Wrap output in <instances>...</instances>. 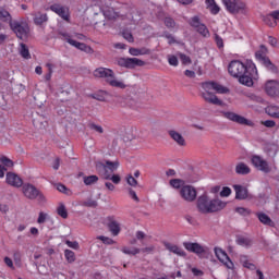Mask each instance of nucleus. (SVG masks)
I'll return each instance as SVG.
<instances>
[{"label":"nucleus","mask_w":279,"mask_h":279,"mask_svg":"<svg viewBox=\"0 0 279 279\" xmlns=\"http://www.w3.org/2000/svg\"><path fill=\"white\" fill-rule=\"evenodd\" d=\"M228 72L231 77L239 80V83L243 86H254V80H258V70L254 63L246 65L239 60H233L228 65Z\"/></svg>","instance_id":"1"},{"label":"nucleus","mask_w":279,"mask_h":279,"mask_svg":"<svg viewBox=\"0 0 279 279\" xmlns=\"http://www.w3.org/2000/svg\"><path fill=\"white\" fill-rule=\"evenodd\" d=\"M228 206V203L219 199L208 197V194L204 193L203 195L198 196L196 201V208L198 213L202 215H210L213 213H219L223 210Z\"/></svg>","instance_id":"2"},{"label":"nucleus","mask_w":279,"mask_h":279,"mask_svg":"<svg viewBox=\"0 0 279 279\" xmlns=\"http://www.w3.org/2000/svg\"><path fill=\"white\" fill-rule=\"evenodd\" d=\"M202 88L204 92L202 93L203 99L207 101V104H213V106H221L223 102L217 97V95L213 94L210 90H215L218 95H228L230 89L217 82H205L202 83Z\"/></svg>","instance_id":"3"},{"label":"nucleus","mask_w":279,"mask_h":279,"mask_svg":"<svg viewBox=\"0 0 279 279\" xmlns=\"http://www.w3.org/2000/svg\"><path fill=\"white\" fill-rule=\"evenodd\" d=\"M94 77H98L100 80H105L109 86L113 88H128V85L123 83V81H119L117 75H114V71L108 68H98L94 71Z\"/></svg>","instance_id":"4"},{"label":"nucleus","mask_w":279,"mask_h":279,"mask_svg":"<svg viewBox=\"0 0 279 279\" xmlns=\"http://www.w3.org/2000/svg\"><path fill=\"white\" fill-rule=\"evenodd\" d=\"M119 169V161L106 160L105 162L97 161L96 170L104 178V180L110 179V174L114 173Z\"/></svg>","instance_id":"5"},{"label":"nucleus","mask_w":279,"mask_h":279,"mask_svg":"<svg viewBox=\"0 0 279 279\" xmlns=\"http://www.w3.org/2000/svg\"><path fill=\"white\" fill-rule=\"evenodd\" d=\"M10 27L20 40H27L29 38V24L25 21H11Z\"/></svg>","instance_id":"6"},{"label":"nucleus","mask_w":279,"mask_h":279,"mask_svg":"<svg viewBox=\"0 0 279 279\" xmlns=\"http://www.w3.org/2000/svg\"><path fill=\"white\" fill-rule=\"evenodd\" d=\"M222 3L229 14H245L247 4L243 0H222Z\"/></svg>","instance_id":"7"},{"label":"nucleus","mask_w":279,"mask_h":279,"mask_svg":"<svg viewBox=\"0 0 279 279\" xmlns=\"http://www.w3.org/2000/svg\"><path fill=\"white\" fill-rule=\"evenodd\" d=\"M255 58L258 62H262L268 71H271V73H278V68H276L271 60H269V57H267V47L260 46V49L255 52Z\"/></svg>","instance_id":"8"},{"label":"nucleus","mask_w":279,"mask_h":279,"mask_svg":"<svg viewBox=\"0 0 279 279\" xmlns=\"http://www.w3.org/2000/svg\"><path fill=\"white\" fill-rule=\"evenodd\" d=\"M189 23L191 27H193L201 36H203V38H210V31H208L206 24L202 23L199 16L195 15L191 17Z\"/></svg>","instance_id":"9"},{"label":"nucleus","mask_w":279,"mask_h":279,"mask_svg":"<svg viewBox=\"0 0 279 279\" xmlns=\"http://www.w3.org/2000/svg\"><path fill=\"white\" fill-rule=\"evenodd\" d=\"M22 191L25 197L27 199H36V197H39L40 202H44L45 195L40 193V191L34 186L32 183H25L22 186Z\"/></svg>","instance_id":"10"},{"label":"nucleus","mask_w":279,"mask_h":279,"mask_svg":"<svg viewBox=\"0 0 279 279\" xmlns=\"http://www.w3.org/2000/svg\"><path fill=\"white\" fill-rule=\"evenodd\" d=\"M61 36L63 37V40H66L69 45L72 47H75V49H78L80 51H84L85 53H95V50L93 48L84 43H80L77 40H74L71 38V35L68 33H61Z\"/></svg>","instance_id":"11"},{"label":"nucleus","mask_w":279,"mask_h":279,"mask_svg":"<svg viewBox=\"0 0 279 279\" xmlns=\"http://www.w3.org/2000/svg\"><path fill=\"white\" fill-rule=\"evenodd\" d=\"M118 64L124 69H136V66H145V61L138 58H120Z\"/></svg>","instance_id":"12"},{"label":"nucleus","mask_w":279,"mask_h":279,"mask_svg":"<svg viewBox=\"0 0 279 279\" xmlns=\"http://www.w3.org/2000/svg\"><path fill=\"white\" fill-rule=\"evenodd\" d=\"M214 252L216 258H218V260H220V263H222L227 267V269H234V263L232 262V259H230V256H228V253H226L223 248L215 247Z\"/></svg>","instance_id":"13"},{"label":"nucleus","mask_w":279,"mask_h":279,"mask_svg":"<svg viewBox=\"0 0 279 279\" xmlns=\"http://www.w3.org/2000/svg\"><path fill=\"white\" fill-rule=\"evenodd\" d=\"M252 165L257 169L258 171H263V173H269L271 171V168L269 167V163L267 160L263 159V157L258 155H254L251 158Z\"/></svg>","instance_id":"14"},{"label":"nucleus","mask_w":279,"mask_h":279,"mask_svg":"<svg viewBox=\"0 0 279 279\" xmlns=\"http://www.w3.org/2000/svg\"><path fill=\"white\" fill-rule=\"evenodd\" d=\"M180 195L185 202H195L197 199V190L192 185H184L180 190Z\"/></svg>","instance_id":"15"},{"label":"nucleus","mask_w":279,"mask_h":279,"mask_svg":"<svg viewBox=\"0 0 279 279\" xmlns=\"http://www.w3.org/2000/svg\"><path fill=\"white\" fill-rule=\"evenodd\" d=\"M50 10H51V12H54V14H58V16H60V19H62L63 21L69 22L71 19V14L69 13L68 7H64L59 3H54V4L50 5Z\"/></svg>","instance_id":"16"},{"label":"nucleus","mask_w":279,"mask_h":279,"mask_svg":"<svg viewBox=\"0 0 279 279\" xmlns=\"http://www.w3.org/2000/svg\"><path fill=\"white\" fill-rule=\"evenodd\" d=\"M183 247H185L187 252H192V254H196V256H199L201 258L203 254H206V247L202 246L199 243L184 242Z\"/></svg>","instance_id":"17"},{"label":"nucleus","mask_w":279,"mask_h":279,"mask_svg":"<svg viewBox=\"0 0 279 279\" xmlns=\"http://www.w3.org/2000/svg\"><path fill=\"white\" fill-rule=\"evenodd\" d=\"M5 182L9 186H13L14 189H21V186L24 185L23 179L14 172H7Z\"/></svg>","instance_id":"18"},{"label":"nucleus","mask_w":279,"mask_h":279,"mask_svg":"<svg viewBox=\"0 0 279 279\" xmlns=\"http://www.w3.org/2000/svg\"><path fill=\"white\" fill-rule=\"evenodd\" d=\"M265 92L269 97H278L279 95V82L270 80L265 85Z\"/></svg>","instance_id":"19"},{"label":"nucleus","mask_w":279,"mask_h":279,"mask_svg":"<svg viewBox=\"0 0 279 279\" xmlns=\"http://www.w3.org/2000/svg\"><path fill=\"white\" fill-rule=\"evenodd\" d=\"M225 119L229 121H233V123H239L240 125H247L248 121L245 117L239 116L235 112L227 111L223 113Z\"/></svg>","instance_id":"20"},{"label":"nucleus","mask_w":279,"mask_h":279,"mask_svg":"<svg viewBox=\"0 0 279 279\" xmlns=\"http://www.w3.org/2000/svg\"><path fill=\"white\" fill-rule=\"evenodd\" d=\"M255 215L258 221L263 223V226H267L268 228H276V222L271 220V218L267 214L258 211Z\"/></svg>","instance_id":"21"},{"label":"nucleus","mask_w":279,"mask_h":279,"mask_svg":"<svg viewBox=\"0 0 279 279\" xmlns=\"http://www.w3.org/2000/svg\"><path fill=\"white\" fill-rule=\"evenodd\" d=\"M233 189L235 191V199H247L250 192L247 191V187L243 185H233Z\"/></svg>","instance_id":"22"},{"label":"nucleus","mask_w":279,"mask_h":279,"mask_svg":"<svg viewBox=\"0 0 279 279\" xmlns=\"http://www.w3.org/2000/svg\"><path fill=\"white\" fill-rule=\"evenodd\" d=\"M163 245H165L166 250H168V252H171L172 254H175L177 256H186V252H184V250H182L181 247H179L175 244L165 242Z\"/></svg>","instance_id":"23"},{"label":"nucleus","mask_w":279,"mask_h":279,"mask_svg":"<svg viewBox=\"0 0 279 279\" xmlns=\"http://www.w3.org/2000/svg\"><path fill=\"white\" fill-rule=\"evenodd\" d=\"M252 172V169H250V166H247L245 162H239L235 166V173L238 175H247Z\"/></svg>","instance_id":"24"},{"label":"nucleus","mask_w":279,"mask_h":279,"mask_svg":"<svg viewBox=\"0 0 279 279\" xmlns=\"http://www.w3.org/2000/svg\"><path fill=\"white\" fill-rule=\"evenodd\" d=\"M169 136L174 140L181 147H183V145H186V141L178 131H169Z\"/></svg>","instance_id":"25"},{"label":"nucleus","mask_w":279,"mask_h":279,"mask_svg":"<svg viewBox=\"0 0 279 279\" xmlns=\"http://www.w3.org/2000/svg\"><path fill=\"white\" fill-rule=\"evenodd\" d=\"M108 228L113 236H119V232H121V226L119 225V222L111 220L108 223Z\"/></svg>","instance_id":"26"},{"label":"nucleus","mask_w":279,"mask_h":279,"mask_svg":"<svg viewBox=\"0 0 279 279\" xmlns=\"http://www.w3.org/2000/svg\"><path fill=\"white\" fill-rule=\"evenodd\" d=\"M19 53L24 58V60L32 59V54L29 53V48L27 47V45L23 43L20 44Z\"/></svg>","instance_id":"27"},{"label":"nucleus","mask_w":279,"mask_h":279,"mask_svg":"<svg viewBox=\"0 0 279 279\" xmlns=\"http://www.w3.org/2000/svg\"><path fill=\"white\" fill-rule=\"evenodd\" d=\"M83 182L85 186H93V184H97L99 182V177L92 174V175H84Z\"/></svg>","instance_id":"28"},{"label":"nucleus","mask_w":279,"mask_h":279,"mask_svg":"<svg viewBox=\"0 0 279 279\" xmlns=\"http://www.w3.org/2000/svg\"><path fill=\"white\" fill-rule=\"evenodd\" d=\"M48 20L47 13H37L34 17V23L35 25H43V23H47Z\"/></svg>","instance_id":"29"},{"label":"nucleus","mask_w":279,"mask_h":279,"mask_svg":"<svg viewBox=\"0 0 279 279\" xmlns=\"http://www.w3.org/2000/svg\"><path fill=\"white\" fill-rule=\"evenodd\" d=\"M129 53L131 56H147V53H149V49L146 48H130L129 49Z\"/></svg>","instance_id":"30"},{"label":"nucleus","mask_w":279,"mask_h":279,"mask_svg":"<svg viewBox=\"0 0 279 279\" xmlns=\"http://www.w3.org/2000/svg\"><path fill=\"white\" fill-rule=\"evenodd\" d=\"M236 243L242 247H252V240L250 238L239 236L236 239Z\"/></svg>","instance_id":"31"},{"label":"nucleus","mask_w":279,"mask_h":279,"mask_svg":"<svg viewBox=\"0 0 279 279\" xmlns=\"http://www.w3.org/2000/svg\"><path fill=\"white\" fill-rule=\"evenodd\" d=\"M57 215H59V217H62V219H66L69 217V211H66V206H64V204L60 203L57 208Z\"/></svg>","instance_id":"32"},{"label":"nucleus","mask_w":279,"mask_h":279,"mask_svg":"<svg viewBox=\"0 0 279 279\" xmlns=\"http://www.w3.org/2000/svg\"><path fill=\"white\" fill-rule=\"evenodd\" d=\"M267 114H269V117H272L274 119H278V114H279V107L278 106H269L266 109Z\"/></svg>","instance_id":"33"},{"label":"nucleus","mask_w":279,"mask_h":279,"mask_svg":"<svg viewBox=\"0 0 279 279\" xmlns=\"http://www.w3.org/2000/svg\"><path fill=\"white\" fill-rule=\"evenodd\" d=\"M121 252H123V254L136 256V254H141V248H136V247L130 248L128 246H124V247H122Z\"/></svg>","instance_id":"34"},{"label":"nucleus","mask_w":279,"mask_h":279,"mask_svg":"<svg viewBox=\"0 0 279 279\" xmlns=\"http://www.w3.org/2000/svg\"><path fill=\"white\" fill-rule=\"evenodd\" d=\"M0 21H3L4 23L8 21H12V15H10V12H8L3 8H0Z\"/></svg>","instance_id":"35"},{"label":"nucleus","mask_w":279,"mask_h":279,"mask_svg":"<svg viewBox=\"0 0 279 279\" xmlns=\"http://www.w3.org/2000/svg\"><path fill=\"white\" fill-rule=\"evenodd\" d=\"M64 257H65V260H68V263H75V252L71 250H65Z\"/></svg>","instance_id":"36"},{"label":"nucleus","mask_w":279,"mask_h":279,"mask_svg":"<svg viewBox=\"0 0 279 279\" xmlns=\"http://www.w3.org/2000/svg\"><path fill=\"white\" fill-rule=\"evenodd\" d=\"M264 23H266V25H268L269 27H276L277 22L276 20H272V16L270 14L265 15L263 19Z\"/></svg>","instance_id":"37"},{"label":"nucleus","mask_w":279,"mask_h":279,"mask_svg":"<svg viewBox=\"0 0 279 279\" xmlns=\"http://www.w3.org/2000/svg\"><path fill=\"white\" fill-rule=\"evenodd\" d=\"M89 130H93L94 132H97V134H104V128L101 125H98L94 122H90L88 124Z\"/></svg>","instance_id":"38"},{"label":"nucleus","mask_w":279,"mask_h":279,"mask_svg":"<svg viewBox=\"0 0 279 279\" xmlns=\"http://www.w3.org/2000/svg\"><path fill=\"white\" fill-rule=\"evenodd\" d=\"M0 162L3 165V167H14V161H12L10 158L7 156H1L0 157Z\"/></svg>","instance_id":"39"},{"label":"nucleus","mask_w":279,"mask_h":279,"mask_svg":"<svg viewBox=\"0 0 279 279\" xmlns=\"http://www.w3.org/2000/svg\"><path fill=\"white\" fill-rule=\"evenodd\" d=\"M207 5H208L211 14H217L221 10V8H219V5H217L215 0H214V2H207Z\"/></svg>","instance_id":"40"},{"label":"nucleus","mask_w":279,"mask_h":279,"mask_svg":"<svg viewBox=\"0 0 279 279\" xmlns=\"http://www.w3.org/2000/svg\"><path fill=\"white\" fill-rule=\"evenodd\" d=\"M163 23L168 29H173V27H175V21L173 17H165Z\"/></svg>","instance_id":"41"},{"label":"nucleus","mask_w":279,"mask_h":279,"mask_svg":"<svg viewBox=\"0 0 279 279\" xmlns=\"http://www.w3.org/2000/svg\"><path fill=\"white\" fill-rule=\"evenodd\" d=\"M46 66L48 69V73L45 75V80L46 82H49L51 81V75H53V64L47 63Z\"/></svg>","instance_id":"42"},{"label":"nucleus","mask_w":279,"mask_h":279,"mask_svg":"<svg viewBox=\"0 0 279 279\" xmlns=\"http://www.w3.org/2000/svg\"><path fill=\"white\" fill-rule=\"evenodd\" d=\"M182 184H184V181H182L181 179L170 180V186H172V189H180V186H182Z\"/></svg>","instance_id":"43"},{"label":"nucleus","mask_w":279,"mask_h":279,"mask_svg":"<svg viewBox=\"0 0 279 279\" xmlns=\"http://www.w3.org/2000/svg\"><path fill=\"white\" fill-rule=\"evenodd\" d=\"M97 239L99 241H102V243H105V245H114V240H112L111 238L100 235Z\"/></svg>","instance_id":"44"},{"label":"nucleus","mask_w":279,"mask_h":279,"mask_svg":"<svg viewBox=\"0 0 279 279\" xmlns=\"http://www.w3.org/2000/svg\"><path fill=\"white\" fill-rule=\"evenodd\" d=\"M168 63L170 64V66H178V64H179L178 57H175L173 54H169Z\"/></svg>","instance_id":"45"},{"label":"nucleus","mask_w":279,"mask_h":279,"mask_svg":"<svg viewBox=\"0 0 279 279\" xmlns=\"http://www.w3.org/2000/svg\"><path fill=\"white\" fill-rule=\"evenodd\" d=\"M126 182L129 186H138V181H136V179L132 174H129L126 177Z\"/></svg>","instance_id":"46"},{"label":"nucleus","mask_w":279,"mask_h":279,"mask_svg":"<svg viewBox=\"0 0 279 279\" xmlns=\"http://www.w3.org/2000/svg\"><path fill=\"white\" fill-rule=\"evenodd\" d=\"M179 58H180L182 64H191V57L180 52Z\"/></svg>","instance_id":"47"},{"label":"nucleus","mask_w":279,"mask_h":279,"mask_svg":"<svg viewBox=\"0 0 279 279\" xmlns=\"http://www.w3.org/2000/svg\"><path fill=\"white\" fill-rule=\"evenodd\" d=\"M47 219H49V215L45 214L44 211H40L37 219V223H45Z\"/></svg>","instance_id":"48"},{"label":"nucleus","mask_w":279,"mask_h":279,"mask_svg":"<svg viewBox=\"0 0 279 279\" xmlns=\"http://www.w3.org/2000/svg\"><path fill=\"white\" fill-rule=\"evenodd\" d=\"M122 36H123V38H124L125 40H128V43H134V36L132 35L131 32L124 31V32L122 33Z\"/></svg>","instance_id":"49"},{"label":"nucleus","mask_w":279,"mask_h":279,"mask_svg":"<svg viewBox=\"0 0 279 279\" xmlns=\"http://www.w3.org/2000/svg\"><path fill=\"white\" fill-rule=\"evenodd\" d=\"M65 245L72 250H80V243H77V241L72 242L71 240H66Z\"/></svg>","instance_id":"50"},{"label":"nucleus","mask_w":279,"mask_h":279,"mask_svg":"<svg viewBox=\"0 0 279 279\" xmlns=\"http://www.w3.org/2000/svg\"><path fill=\"white\" fill-rule=\"evenodd\" d=\"M105 180H111V182H113V184H120L121 183V175L119 174H110L109 179H105Z\"/></svg>","instance_id":"51"},{"label":"nucleus","mask_w":279,"mask_h":279,"mask_svg":"<svg viewBox=\"0 0 279 279\" xmlns=\"http://www.w3.org/2000/svg\"><path fill=\"white\" fill-rule=\"evenodd\" d=\"M231 194H232V190L230 187L226 186L220 192V197H230Z\"/></svg>","instance_id":"52"},{"label":"nucleus","mask_w":279,"mask_h":279,"mask_svg":"<svg viewBox=\"0 0 279 279\" xmlns=\"http://www.w3.org/2000/svg\"><path fill=\"white\" fill-rule=\"evenodd\" d=\"M235 213H238L239 215H244V217L251 214L250 209L244 207H236Z\"/></svg>","instance_id":"53"},{"label":"nucleus","mask_w":279,"mask_h":279,"mask_svg":"<svg viewBox=\"0 0 279 279\" xmlns=\"http://www.w3.org/2000/svg\"><path fill=\"white\" fill-rule=\"evenodd\" d=\"M165 38H167L169 45H174L175 38L169 32L163 33Z\"/></svg>","instance_id":"54"},{"label":"nucleus","mask_w":279,"mask_h":279,"mask_svg":"<svg viewBox=\"0 0 279 279\" xmlns=\"http://www.w3.org/2000/svg\"><path fill=\"white\" fill-rule=\"evenodd\" d=\"M262 125H265V128H276V121L265 120V121H262Z\"/></svg>","instance_id":"55"},{"label":"nucleus","mask_w":279,"mask_h":279,"mask_svg":"<svg viewBox=\"0 0 279 279\" xmlns=\"http://www.w3.org/2000/svg\"><path fill=\"white\" fill-rule=\"evenodd\" d=\"M129 195L131 198L134 199V202H137V203L141 202V199L136 195V192L134 190H132V187L129 189Z\"/></svg>","instance_id":"56"},{"label":"nucleus","mask_w":279,"mask_h":279,"mask_svg":"<svg viewBox=\"0 0 279 279\" xmlns=\"http://www.w3.org/2000/svg\"><path fill=\"white\" fill-rule=\"evenodd\" d=\"M215 40H216L217 47L221 49L223 47V38H221V36L219 35H215Z\"/></svg>","instance_id":"57"},{"label":"nucleus","mask_w":279,"mask_h":279,"mask_svg":"<svg viewBox=\"0 0 279 279\" xmlns=\"http://www.w3.org/2000/svg\"><path fill=\"white\" fill-rule=\"evenodd\" d=\"M57 191H59L60 193H65V195L69 193V189H66L65 185L61 183L57 184Z\"/></svg>","instance_id":"58"},{"label":"nucleus","mask_w":279,"mask_h":279,"mask_svg":"<svg viewBox=\"0 0 279 279\" xmlns=\"http://www.w3.org/2000/svg\"><path fill=\"white\" fill-rule=\"evenodd\" d=\"M252 101H255L256 104H265V99L260 96L253 95L251 96Z\"/></svg>","instance_id":"59"},{"label":"nucleus","mask_w":279,"mask_h":279,"mask_svg":"<svg viewBox=\"0 0 279 279\" xmlns=\"http://www.w3.org/2000/svg\"><path fill=\"white\" fill-rule=\"evenodd\" d=\"M184 75L186 77H190L191 80L195 78V71L192 70H185Z\"/></svg>","instance_id":"60"},{"label":"nucleus","mask_w":279,"mask_h":279,"mask_svg":"<svg viewBox=\"0 0 279 279\" xmlns=\"http://www.w3.org/2000/svg\"><path fill=\"white\" fill-rule=\"evenodd\" d=\"M135 236H136V240H137V241H143V239H145L146 234H145V232H143V231H137V232L135 233Z\"/></svg>","instance_id":"61"},{"label":"nucleus","mask_w":279,"mask_h":279,"mask_svg":"<svg viewBox=\"0 0 279 279\" xmlns=\"http://www.w3.org/2000/svg\"><path fill=\"white\" fill-rule=\"evenodd\" d=\"M192 274H193V276H197V277L204 276V271H202L201 269H197V268H192Z\"/></svg>","instance_id":"62"},{"label":"nucleus","mask_w":279,"mask_h":279,"mask_svg":"<svg viewBox=\"0 0 279 279\" xmlns=\"http://www.w3.org/2000/svg\"><path fill=\"white\" fill-rule=\"evenodd\" d=\"M268 43H269V45H271V47H276L278 45V39H276L272 36H269L268 37Z\"/></svg>","instance_id":"63"},{"label":"nucleus","mask_w":279,"mask_h":279,"mask_svg":"<svg viewBox=\"0 0 279 279\" xmlns=\"http://www.w3.org/2000/svg\"><path fill=\"white\" fill-rule=\"evenodd\" d=\"M274 21H279V11H274L270 13Z\"/></svg>","instance_id":"64"}]
</instances>
